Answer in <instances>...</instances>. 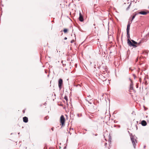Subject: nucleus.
<instances>
[{
  "label": "nucleus",
  "mask_w": 149,
  "mask_h": 149,
  "mask_svg": "<svg viewBox=\"0 0 149 149\" xmlns=\"http://www.w3.org/2000/svg\"><path fill=\"white\" fill-rule=\"evenodd\" d=\"M129 32H127V37L128 38L127 43L129 46L136 47H137V46L133 44L130 40V35Z\"/></svg>",
  "instance_id": "nucleus-1"
},
{
  "label": "nucleus",
  "mask_w": 149,
  "mask_h": 149,
  "mask_svg": "<svg viewBox=\"0 0 149 149\" xmlns=\"http://www.w3.org/2000/svg\"><path fill=\"white\" fill-rule=\"evenodd\" d=\"M65 121V118L63 116V115H61L60 118V123H61L62 126L64 125Z\"/></svg>",
  "instance_id": "nucleus-2"
},
{
  "label": "nucleus",
  "mask_w": 149,
  "mask_h": 149,
  "mask_svg": "<svg viewBox=\"0 0 149 149\" xmlns=\"http://www.w3.org/2000/svg\"><path fill=\"white\" fill-rule=\"evenodd\" d=\"M131 81V83L130 84V88L129 89V91L130 92L135 93V91L133 88V84L132 81L131 80H130Z\"/></svg>",
  "instance_id": "nucleus-3"
},
{
  "label": "nucleus",
  "mask_w": 149,
  "mask_h": 149,
  "mask_svg": "<svg viewBox=\"0 0 149 149\" xmlns=\"http://www.w3.org/2000/svg\"><path fill=\"white\" fill-rule=\"evenodd\" d=\"M63 84V81L61 79H60L58 80V86L59 88L61 89Z\"/></svg>",
  "instance_id": "nucleus-4"
},
{
  "label": "nucleus",
  "mask_w": 149,
  "mask_h": 149,
  "mask_svg": "<svg viewBox=\"0 0 149 149\" xmlns=\"http://www.w3.org/2000/svg\"><path fill=\"white\" fill-rule=\"evenodd\" d=\"M131 139L133 145L134 147V148H135V143H136V139L132 136L131 137Z\"/></svg>",
  "instance_id": "nucleus-5"
},
{
  "label": "nucleus",
  "mask_w": 149,
  "mask_h": 149,
  "mask_svg": "<svg viewBox=\"0 0 149 149\" xmlns=\"http://www.w3.org/2000/svg\"><path fill=\"white\" fill-rule=\"evenodd\" d=\"M132 22H130V21L128 22V24L127 25V32H130V24Z\"/></svg>",
  "instance_id": "nucleus-6"
},
{
  "label": "nucleus",
  "mask_w": 149,
  "mask_h": 149,
  "mask_svg": "<svg viewBox=\"0 0 149 149\" xmlns=\"http://www.w3.org/2000/svg\"><path fill=\"white\" fill-rule=\"evenodd\" d=\"M79 20L81 22H82L84 20L83 17L80 13H79Z\"/></svg>",
  "instance_id": "nucleus-7"
},
{
  "label": "nucleus",
  "mask_w": 149,
  "mask_h": 149,
  "mask_svg": "<svg viewBox=\"0 0 149 149\" xmlns=\"http://www.w3.org/2000/svg\"><path fill=\"white\" fill-rule=\"evenodd\" d=\"M131 41H132V42L133 44L135 45H139L141 43V42H139V43H137L133 40H131Z\"/></svg>",
  "instance_id": "nucleus-8"
},
{
  "label": "nucleus",
  "mask_w": 149,
  "mask_h": 149,
  "mask_svg": "<svg viewBox=\"0 0 149 149\" xmlns=\"http://www.w3.org/2000/svg\"><path fill=\"white\" fill-rule=\"evenodd\" d=\"M148 13V12H146L144 11H141L139 12V13L140 14L143 15H146Z\"/></svg>",
  "instance_id": "nucleus-9"
},
{
  "label": "nucleus",
  "mask_w": 149,
  "mask_h": 149,
  "mask_svg": "<svg viewBox=\"0 0 149 149\" xmlns=\"http://www.w3.org/2000/svg\"><path fill=\"white\" fill-rule=\"evenodd\" d=\"M23 121L25 123H27L28 121V118L26 117H24L23 118Z\"/></svg>",
  "instance_id": "nucleus-10"
},
{
  "label": "nucleus",
  "mask_w": 149,
  "mask_h": 149,
  "mask_svg": "<svg viewBox=\"0 0 149 149\" xmlns=\"http://www.w3.org/2000/svg\"><path fill=\"white\" fill-rule=\"evenodd\" d=\"M141 125H142L145 126H146L147 124L146 122L144 120H142L141 122Z\"/></svg>",
  "instance_id": "nucleus-11"
},
{
  "label": "nucleus",
  "mask_w": 149,
  "mask_h": 149,
  "mask_svg": "<svg viewBox=\"0 0 149 149\" xmlns=\"http://www.w3.org/2000/svg\"><path fill=\"white\" fill-rule=\"evenodd\" d=\"M68 30L67 29H64L63 30V32L64 33H66L68 32Z\"/></svg>",
  "instance_id": "nucleus-12"
},
{
  "label": "nucleus",
  "mask_w": 149,
  "mask_h": 149,
  "mask_svg": "<svg viewBox=\"0 0 149 149\" xmlns=\"http://www.w3.org/2000/svg\"><path fill=\"white\" fill-rule=\"evenodd\" d=\"M135 16H136V15H134L133 16H132V19L131 20V22H132V20L135 17Z\"/></svg>",
  "instance_id": "nucleus-13"
},
{
  "label": "nucleus",
  "mask_w": 149,
  "mask_h": 149,
  "mask_svg": "<svg viewBox=\"0 0 149 149\" xmlns=\"http://www.w3.org/2000/svg\"><path fill=\"white\" fill-rule=\"evenodd\" d=\"M96 76L98 77L100 76L99 74L98 73H96Z\"/></svg>",
  "instance_id": "nucleus-14"
},
{
  "label": "nucleus",
  "mask_w": 149,
  "mask_h": 149,
  "mask_svg": "<svg viewBox=\"0 0 149 149\" xmlns=\"http://www.w3.org/2000/svg\"><path fill=\"white\" fill-rule=\"evenodd\" d=\"M64 98L66 101L68 100V97L67 96H65Z\"/></svg>",
  "instance_id": "nucleus-15"
},
{
  "label": "nucleus",
  "mask_w": 149,
  "mask_h": 149,
  "mask_svg": "<svg viewBox=\"0 0 149 149\" xmlns=\"http://www.w3.org/2000/svg\"><path fill=\"white\" fill-rule=\"evenodd\" d=\"M104 70H103V71L102 70V71L103 72H105V71H106V69H104Z\"/></svg>",
  "instance_id": "nucleus-16"
},
{
  "label": "nucleus",
  "mask_w": 149,
  "mask_h": 149,
  "mask_svg": "<svg viewBox=\"0 0 149 149\" xmlns=\"http://www.w3.org/2000/svg\"><path fill=\"white\" fill-rule=\"evenodd\" d=\"M67 39V38L66 37H65V38H64V39L65 40H66Z\"/></svg>",
  "instance_id": "nucleus-17"
},
{
  "label": "nucleus",
  "mask_w": 149,
  "mask_h": 149,
  "mask_svg": "<svg viewBox=\"0 0 149 149\" xmlns=\"http://www.w3.org/2000/svg\"><path fill=\"white\" fill-rule=\"evenodd\" d=\"M73 42V41L72 40V41H71V42Z\"/></svg>",
  "instance_id": "nucleus-18"
},
{
  "label": "nucleus",
  "mask_w": 149,
  "mask_h": 149,
  "mask_svg": "<svg viewBox=\"0 0 149 149\" xmlns=\"http://www.w3.org/2000/svg\"><path fill=\"white\" fill-rule=\"evenodd\" d=\"M73 42V41L72 40V41H71V42Z\"/></svg>",
  "instance_id": "nucleus-19"
},
{
  "label": "nucleus",
  "mask_w": 149,
  "mask_h": 149,
  "mask_svg": "<svg viewBox=\"0 0 149 149\" xmlns=\"http://www.w3.org/2000/svg\"><path fill=\"white\" fill-rule=\"evenodd\" d=\"M54 96H55V94H54Z\"/></svg>",
  "instance_id": "nucleus-20"
},
{
  "label": "nucleus",
  "mask_w": 149,
  "mask_h": 149,
  "mask_svg": "<svg viewBox=\"0 0 149 149\" xmlns=\"http://www.w3.org/2000/svg\"><path fill=\"white\" fill-rule=\"evenodd\" d=\"M89 96H90V95H89L88 96V97Z\"/></svg>",
  "instance_id": "nucleus-21"
},
{
  "label": "nucleus",
  "mask_w": 149,
  "mask_h": 149,
  "mask_svg": "<svg viewBox=\"0 0 149 149\" xmlns=\"http://www.w3.org/2000/svg\"><path fill=\"white\" fill-rule=\"evenodd\" d=\"M89 96H90V95H89L88 96V97Z\"/></svg>",
  "instance_id": "nucleus-22"
},
{
  "label": "nucleus",
  "mask_w": 149,
  "mask_h": 149,
  "mask_svg": "<svg viewBox=\"0 0 149 149\" xmlns=\"http://www.w3.org/2000/svg\"><path fill=\"white\" fill-rule=\"evenodd\" d=\"M89 96H90V95H89L88 96V97Z\"/></svg>",
  "instance_id": "nucleus-23"
},
{
  "label": "nucleus",
  "mask_w": 149,
  "mask_h": 149,
  "mask_svg": "<svg viewBox=\"0 0 149 149\" xmlns=\"http://www.w3.org/2000/svg\"><path fill=\"white\" fill-rule=\"evenodd\" d=\"M52 130H53V129L52 128Z\"/></svg>",
  "instance_id": "nucleus-24"
}]
</instances>
